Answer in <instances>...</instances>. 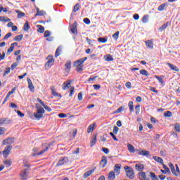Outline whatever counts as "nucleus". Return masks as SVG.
<instances>
[{
    "mask_svg": "<svg viewBox=\"0 0 180 180\" xmlns=\"http://www.w3.org/2000/svg\"><path fill=\"white\" fill-rule=\"evenodd\" d=\"M62 89H63V91H67V89H70L69 92V96H72V95H74V91H75V88L74 86H71V81L69 80L68 82H65L63 85H62Z\"/></svg>",
    "mask_w": 180,
    "mask_h": 180,
    "instance_id": "obj_1",
    "label": "nucleus"
},
{
    "mask_svg": "<svg viewBox=\"0 0 180 180\" xmlns=\"http://www.w3.org/2000/svg\"><path fill=\"white\" fill-rule=\"evenodd\" d=\"M20 179L21 180H26L27 179V176H29V169H25L22 170L20 174Z\"/></svg>",
    "mask_w": 180,
    "mask_h": 180,
    "instance_id": "obj_2",
    "label": "nucleus"
},
{
    "mask_svg": "<svg viewBox=\"0 0 180 180\" xmlns=\"http://www.w3.org/2000/svg\"><path fill=\"white\" fill-rule=\"evenodd\" d=\"M69 161H70V160H68V158H67V157H63V158H61L58 160V163H57V165H56V167H60V165H64L68 163Z\"/></svg>",
    "mask_w": 180,
    "mask_h": 180,
    "instance_id": "obj_3",
    "label": "nucleus"
},
{
    "mask_svg": "<svg viewBox=\"0 0 180 180\" xmlns=\"http://www.w3.org/2000/svg\"><path fill=\"white\" fill-rule=\"evenodd\" d=\"M86 60H88L87 57H84V58H82L76 61H75L74 63V67H79L82 66V64H84V63H85V61H86Z\"/></svg>",
    "mask_w": 180,
    "mask_h": 180,
    "instance_id": "obj_4",
    "label": "nucleus"
},
{
    "mask_svg": "<svg viewBox=\"0 0 180 180\" xmlns=\"http://www.w3.org/2000/svg\"><path fill=\"white\" fill-rule=\"evenodd\" d=\"M11 150H12V146H8L3 150V155L4 158H8L9 154H11Z\"/></svg>",
    "mask_w": 180,
    "mask_h": 180,
    "instance_id": "obj_5",
    "label": "nucleus"
},
{
    "mask_svg": "<svg viewBox=\"0 0 180 180\" xmlns=\"http://www.w3.org/2000/svg\"><path fill=\"white\" fill-rule=\"evenodd\" d=\"M127 176L129 179H134V170L130 169L129 170L127 171Z\"/></svg>",
    "mask_w": 180,
    "mask_h": 180,
    "instance_id": "obj_6",
    "label": "nucleus"
},
{
    "mask_svg": "<svg viewBox=\"0 0 180 180\" xmlns=\"http://www.w3.org/2000/svg\"><path fill=\"white\" fill-rule=\"evenodd\" d=\"M15 143V139L13 137L8 138L7 139H4L3 141V144L5 146L6 144H13Z\"/></svg>",
    "mask_w": 180,
    "mask_h": 180,
    "instance_id": "obj_7",
    "label": "nucleus"
},
{
    "mask_svg": "<svg viewBox=\"0 0 180 180\" xmlns=\"http://www.w3.org/2000/svg\"><path fill=\"white\" fill-rule=\"evenodd\" d=\"M107 164H108V159L106 158L105 156H103L100 162V165L101 168H105Z\"/></svg>",
    "mask_w": 180,
    "mask_h": 180,
    "instance_id": "obj_8",
    "label": "nucleus"
},
{
    "mask_svg": "<svg viewBox=\"0 0 180 180\" xmlns=\"http://www.w3.org/2000/svg\"><path fill=\"white\" fill-rule=\"evenodd\" d=\"M146 45L148 49L150 50H153L154 49V43H153V41L151 40H147L145 41Z\"/></svg>",
    "mask_w": 180,
    "mask_h": 180,
    "instance_id": "obj_9",
    "label": "nucleus"
},
{
    "mask_svg": "<svg viewBox=\"0 0 180 180\" xmlns=\"http://www.w3.org/2000/svg\"><path fill=\"white\" fill-rule=\"evenodd\" d=\"M65 70L66 72H70V70H71V60H68L65 64Z\"/></svg>",
    "mask_w": 180,
    "mask_h": 180,
    "instance_id": "obj_10",
    "label": "nucleus"
},
{
    "mask_svg": "<svg viewBox=\"0 0 180 180\" xmlns=\"http://www.w3.org/2000/svg\"><path fill=\"white\" fill-rule=\"evenodd\" d=\"M54 64V58L52 57L49 56V60L47 63H46V67H51Z\"/></svg>",
    "mask_w": 180,
    "mask_h": 180,
    "instance_id": "obj_11",
    "label": "nucleus"
},
{
    "mask_svg": "<svg viewBox=\"0 0 180 180\" xmlns=\"http://www.w3.org/2000/svg\"><path fill=\"white\" fill-rule=\"evenodd\" d=\"M44 149L41 150L39 153H34V155H41L42 154H44L47 150H49V146L46 145H43Z\"/></svg>",
    "mask_w": 180,
    "mask_h": 180,
    "instance_id": "obj_12",
    "label": "nucleus"
},
{
    "mask_svg": "<svg viewBox=\"0 0 180 180\" xmlns=\"http://www.w3.org/2000/svg\"><path fill=\"white\" fill-rule=\"evenodd\" d=\"M94 172H95V169L86 172L84 174V178H88V176H91V175L93 174Z\"/></svg>",
    "mask_w": 180,
    "mask_h": 180,
    "instance_id": "obj_13",
    "label": "nucleus"
},
{
    "mask_svg": "<svg viewBox=\"0 0 180 180\" xmlns=\"http://www.w3.org/2000/svg\"><path fill=\"white\" fill-rule=\"evenodd\" d=\"M116 179V176L115 175V172L111 171L108 174V180H113Z\"/></svg>",
    "mask_w": 180,
    "mask_h": 180,
    "instance_id": "obj_14",
    "label": "nucleus"
},
{
    "mask_svg": "<svg viewBox=\"0 0 180 180\" xmlns=\"http://www.w3.org/2000/svg\"><path fill=\"white\" fill-rule=\"evenodd\" d=\"M135 168H136V171H139L140 172H141V171H143V169H144V165L136 164L135 165Z\"/></svg>",
    "mask_w": 180,
    "mask_h": 180,
    "instance_id": "obj_15",
    "label": "nucleus"
},
{
    "mask_svg": "<svg viewBox=\"0 0 180 180\" xmlns=\"http://www.w3.org/2000/svg\"><path fill=\"white\" fill-rule=\"evenodd\" d=\"M167 64L169 67V68L172 70V71H176L177 72L178 71H179V68H178V67L174 65L173 64L169 63H167Z\"/></svg>",
    "mask_w": 180,
    "mask_h": 180,
    "instance_id": "obj_16",
    "label": "nucleus"
},
{
    "mask_svg": "<svg viewBox=\"0 0 180 180\" xmlns=\"http://www.w3.org/2000/svg\"><path fill=\"white\" fill-rule=\"evenodd\" d=\"M36 108H37V112L38 113H41L42 115L44 113L45 110H44V108H43V107L37 104Z\"/></svg>",
    "mask_w": 180,
    "mask_h": 180,
    "instance_id": "obj_17",
    "label": "nucleus"
},
{
    "mask_svg": "<svg viewBox=\"0 0 180 180\" xmlns=\"http://www.w3.org/2000/svg\"><path fill=\"white\" fill-rule=\"evenodd\" d=\"M120 168H122V165L120 164H116L114 167L115 172L120 174Z\"/></svg>",
    "mask_w": 180,
    "mask_h": 180,
    "instance_id": "obj_18",
    "label": "nucleus"
},
{
    "mask_svg": "<svg viewBox=\"0 0 180 180\" xmlns=\"http://www.w3.org/2000/svg\"><path fill=\"white\" fill-rule=\"evenodd\" d=\"M153 158L155 161H156L157 162H159V164L164 165V160H162V158L158 156H153Z\"/></svg>",
    "mask_w": 180,
    "mask_h": 180,
    "instance_id": "obj_19",
    "label": "nucleus"
},
{
    "mask_svg": "<svg viewBox=\"0 0 180 180\" xmlns=\"http://www.w3.org/2000/svg\"><path fill=\"white\" fill-rule=\"evenodd\" d=\"M77 22L75 21L73 23L72 27L70 28L72 33H73L74 34H75V33H77Z\"/></svg>",
    "mask_w": 180,
    "mask_h": 180,
    "instance_id": "obj_20",
    "label": "nucleus"
},
{
    "mask_svg": "<svg viewBox=\"0 0 180 180\" xmlns=\"http://www.w3.org/2000/svg\"><path fill=\"white\" fill-rule=\"evenodd\" d=\"M46 14V11H39V8H37V14L35 15V16H44V15Z\"/></svg>",
    "mask_w": 180,
    "mask_h": 180,
    "instance_id": "obj_21",
    "label": "nucleus"
},
{
    "mask_svg": "<svg viewBox=\"0 0 180 180\" xmlns=\"http://www.w3.org/2000/svg\"><path fill=\"white\" fill-rule=\"evenodd\" d=\"M168 25H169V22L163 24L161 27H159L160 32H162V30H165L168 27Z\"/></svg>",
    "mask_w": 180,
    "mask_h": 180,
    "instance_id": "obj_22",
    "label": "nucleus"
},
{
    "mask_svg": "<svg viewBox=\"0 0 180 180\" xmlns=\"http://www.w3.org/2000/svg\"><path fill=\"white\" fill-rule=\"evenodd\" d=\"M94 144H96V135H93L90 141V147H92Z\"/></svg>",
    "mask_w": 180,
    "mask_h": 180,
    "instance_id": "obj_23",
    "label": "nucleus"
},
{
    "mask_svg": "<svg viewBox=\"0 0 180 180\" xmlns=\"http://www.w3.org/2000/svg\"><path fill=\"white\" fill-rule=\"evenodd\" d=\"M34 117H35V119H37V120H40V119H41V117H43V114L39 113L37 111V112L34 113Z\"/></svg>",
    "mask_w": 180,
    "mask_h": 180,
    "instance_id": "obj_24",
    "label": "nucleus"
},
{
    "mask_svg": "<svg viewBox=\"0 0 180 180\" xmlns=\"http://www.w3.org/2000/svg\"><path fill=\"white\" fill-rule=\"evenodd\" d=\"M11 122H12V120H11L8 117H4L3 118L4 124H11Z\"/></svg>",
    "mask_w": 180,
    "mask_h": 180,
    "instance_id": "obj_25",
    "label": "nucleus"
},
{
    "mask_svg": "<svg viewBox=\"0 0 180 180\" xmlns=\"http://www.w3.org/2000/svg\"><path fill=\"white\" fill-rule=\"evenodd\" d=\"M139 179L141 180H146L148 179L147 177L146 176V172H142L141 173H139Z\"/></svg>",
    "mask_w": 180,
    "mask_h": 180,
    "instance_id": "obj_26",
    "label": "nucleus"
},
{
    "mask_svg": "<svg viewBox=\"0 0 180 180\" xmlns=\"http://www.w3.org/2000/svg\"><path fill=\"white\" fill-rule=\"evenodd\" d=\"M104 59L105 60V61H113V56H112V55L110 54H108L106 56H104Z\"/></svg>",
    "mask_w": 180,
    "mask_h": 180,
    "instance_id": "obj_27",
    "label": "nucleus"
},
{
    "mask_svg": "<svg viewBox=\"0 0 180 180\" xmlns=\"http://www.w3.org/2000/svg\"><path fill=\"white\" fill-rule=\"evenodd\" d=\"M176 167V170L174 169V173H172L175 176H178L180 175V171H179V167H178L177 165H175Z\"/></svg>",
    "mask_w": 180,
    "mask_h": 180,
    "instance_id": "obj_28",
    "label": "nucleus"
},
{
    "mask_svg": "<svg viewBox=\"0 0 180 180\" xmlns=\"http://www.w3.org/2000/svg\"><path fill=\"white\" fill-rule=\"evenodd\" d=\"M29 29H30V25H29V22L26 21L23 27V30L24 32H28Z\"/></svg>",
    "mask_w": 180,
    "mask_h": 180,
    "instance_id": "obj_29",
    "label": "nucleus"
},
{
    "mask_svg": "<svg viewBox=\"0 0 180 180\" xmlns=\"http://www.w3.org/2000/svg\"><path fill=\"white\" fill-rule=\"evenodd\" d=\"M166 6H168V4L167 3L162 4L158 7V11H164L166 8Z\"/></svg>",
    "mask_w": 180,
    "mask_h": 180,
    "instance_id": "obj_30",
    "label": "nucleus"
},
{
    "mask_svg": "<svg viewBox=\"0 0 180 180\" xmlns=\"http://www.w3.org/2000/svg\"><path fill=\"white\" fill-rule=\"evenodd\" d=\"M77 129H72V130L70 131V137H72L73 139H75V136H77Z\"/></svg>",
    "mask_w": 180,
    "mask_h": 180,
    "instance_id": "obj_31",
    "label": "nucleus"
},
{
    "mask_svg": "<svg viewBox=\"0 0 180 180\" xmlns=\"http://www.w3.org/2000/svg\"><path fill=\"white\" fill-rule=\"evenodd\" d=\"M96 124H91L90 126H89L88 129H87V133H92V131H94V126Z\"/></svg>",
    "mask_w": 180,
    "mask_h": 180,
    "instance_id": "obj_32",
    "label": "nucleus"
},
{
    "mask_svg": "<svg viewBox=\"0 0 180 180\" xmlns=\"http://www.w3.org/2000/svg\"><path fill=\"white\" fill-rule=\"evenodd\" d=\"M23 39V34L17 35L15 37L14 40L15 41H22V39Z\"/></svg>",
    "mask_w": 180,
    "mask_h": 180,
    "instance_id": "obj_33",
    "label": "nucleus"
},
{
    "mask_svg": "<svg viewBox=\"0 0 180 180\" xmlns=\"http://www.w3.org/2000/svg\"><path fill=\"white\" fill-rule=\"evenodd\" d=\"M3 163L6 167H11L12 165V161L11 160H3Z\"/></svg>",
    "mask_w": 180,
    "mask_h": 180,
    "instance_id": "obj_34",
    "label": "nucleus"
},
{
    "mask_svg": "<svg viewBox=\"0 0 180 180\" xmlns=\"http://www.w3.org/2000/svg\"><path fill=\"white\" fill-rule=\"evenodd\" d=\"M51 91H52V95L53 96H58L59 98H61V94L56 92V90L54 89V87H52Z\"/></svg>",
    "mask_w": 180,
    "mask_h": 180,
    "instance_id": "obj_35",
    "label": "nucleus"
},
{
    "mask_svg": "<svg viewBox=\"0 0 180 180\" xmlns=\"http://www.w3.org/2000/svg\"><path fill=\"white\" fill-rule=\"evenodd\" d=\"M128 106L129 108L130 112H134V106L133 105V101H129Z\"/></svg>",
    "mask_w": 180,
    "mask_h": 180,
    "instance_id": "obj_36",
    "label": "nucleus"
},
{
    "mask_svg": "<svg viewBox=\"0 0 180 180\" xmlns=\"http://www.w3.org/2000/svg\"><path fill=\"white\" fill-rule=\"evenodd\" d=\"M127 147L129 153H135L136 150H134V146H133L131 144H128Z\"/></svg>",
    "mask_w": 180,
    "mask_h": 180,
    "instance_id": "obj_37",
    "label": "nucleus"
},
{
    "mask_svg": "<svg viewBox=\"0 0 180 180\" xmlns=\"http://www.w3.org/2000/svg\"><path fill=\"white\" fill-rule=\"evenodd\" d=\"M139 72L141 75H145V77H148L149 75L148 72L144 69L141 70Z\"/></svg>",
    "mask_w": 180,
    "mask_h": 180,
    "instance_id": "obj_38",
    "label": "nucleus"
},
{
    "mask_svg": "<svg viewBox=\"0 0 180 180\" xmlns=\"http://www.w3.org/2000/svg\"><path fill=\"white\" fill-rule=\"evenodd\" d=\"M139 154L140 155H150V152L148 150H141Z\"/></svg>",
    "mask_w": 180,
    "mask_h": 180,
    "instance_id": "obj_39",
    "label": "nucleus"
},
{
    "mask_svg": "<svg viewBox=\"0 0 180 180\" xmlns=\"http://www.w3.org/2000/svg\"><path fill=\"white\" fill-rule=\"evenodd\" d=\"M16 13L18 14V18H23L25 15V13L20 11V10H15Z\"/></svg>",
    "mask_w": 180,
    "mask_h": 180,
    "instance_id": "obj_40",
    "label": "nucleus"
},
{
    "mask_svg": "<svg viewBox=\"0 0 180 180\" xmlns=\"http://www.w3.org/2000/svg\"><path fill=\"white\" fill-rule=\"evenodd\" d=\"M37 32H39V33H44V27L41 25H37Z\"/></svg>",
    "mask_w": 180,
    "mask_h": 180,
    "instance_id": "obj_41",
    "label": "nucleus"
},
{
    "mask_svg": "<svg viewBox=\"0 0 180 180\" xmlns=\"http://www.w3.org/2000/svg\"><path fill=\"white\" fill-rule=\"evenodd\" d=\"M0 22H11V19L8 18V17H0Z\"/></svg>",
    "mask_w": 180,
    "mask_h": 180,
    "instance_id": "obj_42",
    "label": "nucleus"
},
{
    "mask_svg": "<svg viewBox=\"0 0 180 180\" xmlns=\"http://www.w3.org/2000/svg\"><path fill=\"white\" fill-rule=\"evenodd\" d=\"M150 176L152 178V180H160L155 174H154V172H150Z\"/></svg>",
    "mask_w": 180,
    "mask_h": 180,
    "instance_id": "obj_43",
    "label": "nucleus"
},
{
    "mask_svg": "<svg viewBox=\"0 0 180 180\" xmlns=\"http://www.w3.org/2000/svg\"><path fill=\"white\" fill-rule=\"evenodd\" d=\"M165 117H172V112L171 111H167L164 112Z\"/></svg>",
    "mask_w": 180,
    "mask_h": 180,
    "instance_id": "obj_44",
    "label": "nucleus"
},
{
    "mask_svg": "<svg viewBox=\"0 0 180 180\" xmlns=\"http://www.w3.org/2000/svg\"><path fill=\"white\" fill-rule=\"evenodd\" d=\"M98 41H100V43H106V41H108V38L100 37L98 39Z\"/></svg>",
    "mask_w": 180,
    "mask_h": 180,
    "instance_id": "obj_45",
    "label": "nucleus"
},
{
    "mask_svg": "<svg viewBox=\"0 0 180 180\" xmlns=\"http://www.w3.org/2000/svg\"><path fill=\"white\" fill-rule=\"evenodd\" d=\"M169 167L172 174H175V167H174V164L169 163Z\"/></svg>",
    "mask_w": 180,
    "mask_h": 180,
    "instance_id": "obj_46",
    "label": "nucleus"
},
{
    "mask_svg": "<svg viewBox=\"0 0 180 180\" xmlns=\"http://www.w3.org/2000/svg\"><path fill=\"white\" fill-rule=\"evenodd\" d=\"M142 22H143V23H147V22H148V15L143 16Z\"/></svg>",
    "mask_w": 180,
    "mask_h": 180,
    "instance_id": "obj_47",
    "label": "nucleus"
},
{
    "mask_svg": "<svg viewBox=\"0 0 180 180\" xmlns=\"http://www.w3.org/2000/svg\"><path fill=\"white\" fill-rule=\"evenodd\" d=\"M79 4H76L73 8V12H78L79 11Z\"/></svg>",
    "mask_w": 180,
    "mask_h": 180,
    "instance_id": "obj_48",
    "label": "nucleus"
},
{
    "mask_svg": "<svg viewBox=\"0 0 180 180\" xmlns=\"http://www.w3.org/2000/svg\"><path fill=\"white\" fill-rule=\"evenodd\" d=\"M60 53H61V48L58 47L55 53V57H58V56L60 54Z\"/></svg>",
    "mask_w": 180,
    "mask_h": 180,
    "instance_id": "obj_49",
    "label": "nucleus"
},
{
    "mask_svg": "<svg viewBox=\"0 0 180 180\" xmlns=\"http://www.w3.org/2000/svg\"><path fill=\"white\" fill-rule=\"evenodd\" d=\"M174 129L175 130L178 132V133H180V124H178V123H176L174 124Z\"/></svg>",
    "mask_w": 180,
    "mask_h": 180,
    "instance_id": "obj_50",
    "label": "nucleus"
},
{
    "mask_svg": "<svg viewBox=\"0 0 180 180\" xmlns=\"http://www.w3.org/2000/svg\"><path fill=\"white\" fill-rule=\"evenodd\" d=\"M9 72H11V68H7L4 71L3 77H6V75L9 74Z\"/></svg>",
    "mask_w": 180,
    "mask_h": 180,
    "instance_id": "obj_51",
    "label": "nucleus"
},
{
    "mask_svg": "<svg viewBox=\"0 0 180 180\" xmlns=\"http://www.w3.org/2000/svg\"><path fill=\"white\" fill-rule=\"evenodd\" d=\"M124 110V107L121 106L117 110H115V113H120V112H123Z\"/></svg>",
    "mask_w": 180,
    "mask_h": 180,
    "instance_id": "obj_52",
    "label": "nucleus"
},
{
    "mask_svg": "<svg viewBox=\"0 0 180 180\" xmlns=\"http://www.w3.org/2000/svg\"><path fill=\"white\" fill-rule=\"evenodd\" d=\"M11 36H12V32H8V33H7V34L4 36L3 40H6L7 39H9V37H11Z\"/></svg>",
    "mask_w": 180,
    "mask_h": 180,
    "instance_id": "obj_53",
    "label": "nucleus"
},
{
    "mask_svg": "<svg viewBox=\"0 0 180 180\" xmlns=\"http://www.w3.org/2000/svg\"><path fill=\"white\" fill-rule=\"evenodd\" d=\"M112 37L115 40H117V39H119V31L113 34Z\"/></svg>",
    "mask_w": 180,
    "mask_h": 180,
    "instance_id": "obj_54",
    "label": "nucleus"
},
{
    "mask_svg": "<svg viewBox=\"0 0 180 180\" xmlns=\"http://www.w3.org/2000/svg\"><path fill=\"white\" fill-rule=\"evenodd\" d=\"M135 112L136 115H139L140 113V105H138L135 107Z\"/></svg>",
    "mask_w": 180,
    "mask_h": 180,
    "instance_id": "obj_55",
    "label": "nucleus"
},
{
    "mask_svg": "<svg viewBox=\"0 0 180 180\" xmlns=\"http://www.w3.org/2000/svg\"><path fill=\"white\" fill-rule=\"evenodd\" d=\"M77 72H81L82 71H84V66L82 65V66H77Z\"/></svg>",
    "mask_w": 180,
    "mask_h": 180,
    "instance_id": "obj_56",
    "label": "nucleus"
},
{
    "mask_svg": "<svg viewBox=\"0 0 180 180\" xmlns=\"http://www.w3.org/2000/svg\"><path fill=\"white\" fill-rule=\"evenodd\" d=\"M28 88L32 92H33V91H34V86L33 85V83L28 84Z\"/></svg>",
    "mask_w": 180,
    "mask_h": 180,
    "instance_id": "obj_57",
    "label": "nucleus"
},
{
    "mask_svg": "<svg viewBox=\"0 0 180 180\" xmlns=\"http://www.w3.org/2000/svg\"><path fill=\"white\" fill-rule=\"evenodd\" d=\"M117 131H119V127H114V129L112 130V133L114 134H117Z\"/></svg>",
    "mask_w": 180,
    "mask_h": 180,
    "instance_id": "obj_58",
    "label": "nucleus"
},
{
    "mask_svg": "<svg viewBox=\"0 0 180 180\" xmlns=\"http://www.w3.org/2000/svg\"><path fill=\"white\" fill-rule=\"evenodd\" d=\"M155 78L158 79V81H159V82L160 84H164V81L162 80V79L161 78V77L160 76H155Z\"/></svg>",
    "mask_w": 180,
    "mask_h": 180,
    "instance_id": "obj_59",
    "label": "nucleus"
},
{
    "mask_svg": "<svg viewBox=\"0 0 180 180\" xmlns=\"http://www.w3.org/2000/svg\"><path fill=\"white\" fill-rule=\"evenodd\" d=\"M44 34V37H49L51 32H50V31L46 30V31H45Z\"/></svg>",
    "mask_w": 180,
    "mask_h": 180,
    "instance_id": "obj_60",
    "label": "nucleus"
},
{
    "mask_svg": "<svg viewBox=\"0 0 180 180\" xmlns=\"http://www.w3.org/2000/svg\"><path fill=\"white\" fill-rule=\"evenodd\" d=\"M58 117H60V119H64L65 117H67V115L64 113H60L58 114Z\"/></svg>",
    "mask_w": 180,
    "mask_h": 180,
    "instance_id": "obj_61",
    "label": "nucleus"
},
{
    "mask_svg": "<svg viewBox=\"0 0 180 180\" xmlns=\"http://www.w3.org/2000/svg\"><path fill=\"white\" fill-rule=\"evenodd\" d=\"M102 151H103V153H105V154H109V148H103Z\"/></svg>",
    "mask_w": 180,
    "mask_h": 180,
    "instance_id": "obj_62",
    "label": "nucleus"
},
{
    "mask_svg": "<svg viewBox=\"0 0 180 180\" xmlns=\"http://www.w3.org/2000/svg\"><path fill=\"white\" fill-rule=\"evenodd\" d=\"M43 108H44V109H46V110H47L48 112H51V108L46 105V104L43 105Z\"/></svg>",
    "mask_w": 180,
    "mask_h": 180,
    "instance_id": "obj_63",
    "label": "nucleus"
},
{
    "mask_svg": "<svg viewBox=\"0 0 180 180\" xmlns=\"http://www.w3.org/2000/svg\"><path fill=\"white\" fill-rule=\"evenodd\" d=\"M18 64H19V63H13V64L11 65V70H15V68L16 67H18Z\"/></svg>",
    "mask_w": 180,
    "mask_h": 180,
    "instance_id": "obj_64",
    "label": "nucleus"
}]
</instances>
